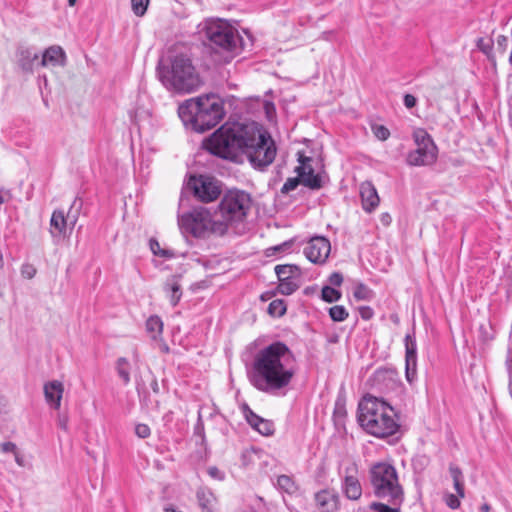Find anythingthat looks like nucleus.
Instances as JSON below:
<instances>
[{"label": "nucleus", "instance_id": "nucleus-1", "mask_svg": "<svg viewBox=\"0 0 512 512\" xmlns=\"http://www.w3.org/2000/svg\"><path fill=\"white\" fill-rule=\"evenodd\" d=\"M204 147L216 156L234 161L246 155L257 169L269 166L277 154L271 136L254 122L226 123L204 142Z\"/></svg>", "mask_w": 512, "mask_h": 512}, {"label": "nucleus", "instance_id": "nucleus-2", "mask_svg": "<svg viewBox=\"0 0 512 512\" xmlns=\"http://www.w3.org/2000/svg\"><path fill=\"white\" fill-rule=\"evenodd\" d=\"M296 371L293 352L285 343L277 341L255 355L251 382L259 391L270 393L290 385Z\"/></svg>", "mask_w": 512, "mask_h": 512}, {"label": "nucleus", "instance_id": "nucleus-3", "mask_svg": "<svg viewBox=\"0 0 512 512\" xmlns=\"http://www.w3.org/2000/svg\"><path fill=\"white\" fill-rule=\"evenodd\" d=\"M358 421L368 433L378 438L394 435L400 428L394 408L382 398L364 396L358 404Z\"/></svg>", "mask_w": 512, "mask_h": 512}, {"label": "nucleus", "instance_id": "nucleus-4", "mask_svg": "<svg viewBox=\"0 0 512 512\" xmlns=\"http://www.w3.org/2000/svg\"><path fill=\"white\" fill-rule=\"evenodd\" d=\"M178 114L185 125L197 132L215 127L224 117L223 101L215 94L202 95L183 102Z\"/></svg>", "mask_w": 512, "mask_h": 512}, {"label": "nucleus", "instance_id": "nucleus-5", "mask_svg": "<svg viewBox=\"0 0 512 512\" xmlns=\"http://www.w3.org/2000/svg\"><path fill=\"white\" fill-rule=\"evenodd\" d=\"M158 76L165 87L178 92H192L201 80L191 60L184 55L175 56L170 65L159 64Z\"/></svg>", "mask_w": 512, "mask_h": 512}, {"label": "nucleus", "instance_id": "nucleus-6", "mask_svg": "<svg viewBox=\"0 0 512 512\" xmlns=\"http://www.w3.org/2000/svg\"><path fill=\"white\" fill-rule=\"evenodd\" d=\"M370 482L378 498L396 508L401 505L404 500V491L393 465L387 462L374 464L370 469Z\"/></svg>", "mask_w": 512, "mask_h": 512}, {"label": "nucleus", "instance_id": "nucleus-7", "mask_svg": "<svg viewBox=\"0 0 512 512\" xmlns=\"http://www.w3.org/2000/svg\"><path fill=\"white\" fill-rule=\"evenodd\" d=\"M200 33L216 52L227 53L226 61L232 59L240 51V35L226 20L208 19L201 24Z\"/></svg>", "mask_w": 512, "mask_h": 512}, {"label": "nucleus", "instance_id": "nucleus-8", "mask_svg": "<svg viewBox=\"0 0 512 512\" xmlns=\"http://www.w3.org/2000/svg\"><path fill=\"white\" fill-rule=\"evenodd\" d=\"M251 205V196L245 191L235 189L224 194L215 212L219 221L224 224L225 234L230 227L246 219Z\"/></svg>", "mask_w": 512, "mask_h": 512}, {"label": "nucleus", "instance_id": "nucleus-9", "mask_svg": "<svg viewBox=\"0 0 512 512\" xmlns=\"http://www.w3.org/2000/svg\"><path fill=\"white\" fill-rule=\"evenodd\" d=\"M182 231L194 237L204 238L211 234L223 236L224 224H222L216 212L211 213L208 209L199 207L184 213L178 219Z\"/></svg>", "mask_w": 512, "mask_h": 512}, {"label": "nucleus", "instance_id": "nucleus-10", "mask_svg": "<svg viewBox=\"0 0 512 512\" xmlns=\"http://www.w3.org/2000/svg\"><path fill=\"white\" fill-rule=\"evenodd\" d=\"M413 138L417 148L407 155V164L410 166H428L437 159V147L430 135L424 129H416Z\"/></svg>", "mask_w": 512, "mask_h": 512}, {"label": "nucleus", "instance_id": "nucleus-11", "mask_svg": "<svg viewBox=\"0 0 512 512\" xmlns=\"http://www.w3.org/2000/svg\"><path fill=\"white\" fill-rule=\"evenodd\" d=\"M195 196L202 202H212L221 194L218 181L205 176L190 179Z\"/></svg>", "mask_w": 512, "mask_h": 512}, {"label": "nucleus", "instance_id": "nucleus-12", "mask_svg": "<svg viewBox=\"0 0 512 512\" xmlns=\"http://www.w3.org/2000/svg\"><path fill=\"white\" fill-rule=\"evenodd\" d=\"M358 474V466L355 462L348 461L345 463L342 489L348 499L357 500L362 495V487Z\"/></svg>", "mask_w": 512, "mask_h": 512}, {"label": "nucleus", "instance_id": "nucleus-13", "mask_svg": "<svg viewBox=\"0 0 512 512\" xmlns=\"http://www.w3.org/2000/svg\"><path fill=\"white\" fill-rule=\"evenodd\" d=\"M372 386L381 393H391L400 388L398 374L392 369H378L371 379Z\"/></svg>", "mask_w": 512, "mask_h": 512}, {"label": "nucleus", "instance_id": "nucleus-14", "mask_svg": "<svg viewBox=\"0 0 512 512\" xmlns=\"http://www.w3.org/2000/svg\"><path fill=\"white\" fill-rule=\"evenodd\" d=\"M299 165L295 168V172L301 179V184L310 189H320L322 187V180L319 174L314 173L311 165L312 158L298 153Z\"/></svg>", "mask_w": 512, "mask_h": 512}, {"label": "nucleus", "instance_id": "nucleus-15", "mask_svg": "<svg viewBox=\"0 0 512 512\" xmlns=\"http://www.w3.org/2000/svg\"><path fill=\"white\" fill-rule=\"evenodd\" d=\"M331 251V245L325 237H313L304 248V254L307 259L315 264L324 263Z\"/></svg>", "mask_w": 512, "mask_h": 512}, {"label": "nucleus", "instance_id": "nucleus-16", "mask_svg": "<svg viewBox=\"0 0 512 512\" xmlns=\"http://www.w3.org/2000/svg\"><path fill=\"white\" fill-rule=\"evenodd\" d=\"M37 63L40 67H63L66 63V54L62 47L53 45L44 50Z\"/></svg>", "mask_w": 512, "mask_h": 512}, {"label": "nucleus", "instance_id": "nucleus-17", "mask_svg": "<svg viewBox=\"0 0 512 512\" xmlns=\"http://www.w3.org/2000/svg\"><path fill=\"white\" fill-rule=\"evenodd\" d=\"M76 223V219L68 223V219L65 216V213L63 210H55L52 213L51 219H50V233L53 238L57 237H65L67 234L68 228L70 230L73 229L74 225Z\"/></svg>", "mask_w": 512, "mask_h": 512}, {"label": "nucleus", "instance_id": "nucleus-18", "mask_svg": "<svg viewBox=\"0 0 512 512\" xmlns=\"http://www.w3.org/2000/svg\"><path fill=\"white\" fill-rule=\"evenodd\" d=\"M316 507L320 512H335L338 509V495L328 489H323L314 495Z\"/></svg>", "mask_w": 512, "mask_h": 512}, {"label": "nucleus", "instance_id": "nucleus-19", "mask_svg": "<svg viewBox=\"0 0 512 512\" xmlns=\"http://www.w3.org/2000/svg\"><path fill=\"white\" fill-rule=\"evenodd\" d=\"M45 400L48 405L56 410L61 406V400L64 392V385L61 381L53 380L44 384L43 387Z\"/></svg>", "mask_w": 512, "mask_h": 512}, {"label": "nucleus", "instance_id": "nucleus-20", "mask_svg": "<svg viewBox=\"0 0 512 512\" xmlns=\"http://www.w3.org/2000/svg\"><path fill=\"white\" fill-rule=\"evenodd\" d=\"M16 59L19 67L25 72H33L40 65V55L31 48L20 47L16 52Z\"/></svg>", "mask_w": 512, "mask_h": 512}, {"label": "nucleus", "instance_id": "nucleus-21", "mask_svg": "<svg viewBox=\"0 0 512 512\" xmlns=\"http://www.w3.org/2000/svg\"><path fill=\"white\" fill-rule=\"evenodd\" d=\"M245 418L249 425L258 431L261 435L269 436L274 432V425L271 421L261 418L257 414H255L248 406H245L244 409Z\"/></svg>", "mask_w": 512, "mask_h": 512}, {"label": "nucleus", "instance_id": "nucleus-22", "mask_svg": "<svg viewBox=\"0 0 512 512\" xmlns=\"http://www.w3.org/2000/svg\"><path fill=\"white\" fill-rule=\"evenodd\" d=\"M360 196L362 200V207L365 211H373L380 202L376 188L371 182H363L360 185Z\"/></svg>", "mask_w": 512, "mask_h": 512}, {"label": "nucleus", "instance_id": "nucleus-23", "mask_svg": "<svg viewBox=\"0 0 512 512\" xmlns=\"http://www.w3.org/2000/svg\"><path fill=\"white\" fill-rule=\"evenodd\" d=\"M167 296L172 306H176L181 299L182 291L179 282L176 278L169 279L164 286Z\"/></svg>", "mask_w": 512, "mask_h": 512}, {"label": "nucleus", "instance_id": "nucleus-24", "mask_svg": "<svg viewBox=\"0 0 512 512\" xmlns=\"http://www.w3.org/2000/svg\"><path fill=\"white\" fill-rule=\"evenodd\" d=\"M275 273L278 280L298 279L300 278V269L296 265H277Z\"/></svg>", "mask_w": 512, "mask_h": 512}, {"label": "nucleus", "instance_id": "nucleus-25", "mask_svg": "<svg viewBox=\"0 0 512 512\" xmlns=\"http://www.w3.org/2000/svg\"><path fill=\"white\" fill-rule=\"evenodd\" d=\"M146 329L153 340L160 339L163 332V322L158 316H151L146 321Z\"/></svg>", "mask_w": 512, "mask_h": 512}, {"label": "nucleus", "instance_id": "nucleus-26", "mask_svg": "<svg viewBox=\"0 0 512 512\" xmlns=\"http://www.w3.org/2000/svg\"><path fill=\"white\" fill-rule=\"evenodd\" d=\"M197 500L204 512H211V506L214 501V496L210 491L205 489L198 490Z\"/></svg>", "mask_w": 512, "mask_h": 512}, {"label": "nucleus", "instance_id": "nucleus-27", "mask_svg": "<svg viewBox=\"0 0 512 512\" xmlns=\"http://www.w3.org/2000/svg\"><path fill=\"white\" fill-rule=\"evenodd\" d=\"M405 360H417V344L415 337L411 334L405 337Z\"/></svg>", "mask_w": 512, "mask_h": 512}, {"label": "nucleus", "instance_id": "nucleus-28", "mask_svg": "<svg viewBox=\"0 0 512 512\" xmlns=\"http://www.w3.org/2000/svg\"><path fill=\"white\" fill-rule=\"evenodd\" d=\"M298 279L279 280L278 291L283 295H290L299 288Z\"/></svg>", "mask_w": 512, "mask_h": 512}, {"label": "nucleus", "instance_id": "nucleus-29", "mask_svg": "<svg viewBox=\"0 0 512 512\" xmlns=\"http://www.w3.org/2000/svg\"><path fill=\"white\" fill-rule=\"evenodd\" d=\"M116 370L119 377L123 380L124 384L130 382L129 362L126 358L122 357L117 360Z\"/></svg>", "mask_w": 512, "mask_h": 512}, {"label": "nucleus", "instance_id": "nucleus-30", "mask_svg": "<svg viewBox=\"0 0 512 512\" xmlns=\"http://www.w3.org/2000/svg\"><path fill=\"white\" fill-rule=\"evenodd\" d=\"M342 294L331 286H324L321 291V299L328 303L337 302L340 300Z\"/></svg>", "mask_w": 512, "mask_h": 512}, {"label": "nucleus", "instance_id": "nucleus-31", "mask_svg": "<svg viewBox=\"0 0 512 512\" xmlns=\"http://www.w3.org/2000/svg\"><path fill=\"white\" fill-rule=\"evenodd\" d=\"M329 315L335 322H342L348 318V311L342 305H335L329 309Z\"/></svg>", "mask_w": 512, "mask_h": 512}, {"label": "nucleus", "instance_id": "nucleus-32", "mask_svg": "<svg viewBox=\"0 0 512 512\" xmlns=\"http://www.w3.org/2000/svg\"><path fill=\"white\" fill-rule=\"evenodd\" d=\"M268 312L275 317H281L286 312V305L283 300H273L268 306Z\"/></svg>", "mask_w": 512, "mask_h": 512}, {"label": "nucleus", "instance_id": "nucleus-33", "mask_svg": "<svg viewBox=\"0 0 512 512\" xmlns=\"http://www.w3.org/2000/svg\"><path fill=\"white\" fill-rule=\"evenodd\" d=\"M353 295L357 300H370L373 296V292L363 283H359L355 287Z\"/></svg>", "mask_w": 512, "mask_h": 512}, {"label": "nucleus", "instance_id": "nucleus-34", "mask_svg": "<svg viewBox=\"0 0 512 512\" xmlns=\"http://www.w3.org/2000/svg\"><path fill=\"white\" fill-rule=\"evenodd\" d=\"M277 485L287 493H293L296 490L294 481L287 475H281L277 479Z\"/></svg>", "mask_w": 512, "mask_h": 512}, {"label": "nucleus", "instance_id": "nucleus-35", "mask_svg": "<svg viewBox=\"0 0 512 512\" xmlns=\"http://www.w3.org/2000/svg\"><path fill=\"white\" fill-rule=\"evenodd\" d=\"M405 374L409 383H413L417 378V360H405Z\"/></svg>", "mask_w": 512, "mask_h": 512}, {"label": "nucleus", "instance_id": "nucleus-36", "mask_svg": "<svg viewBox=\"0 0 512 512\" xmlns=\"http://www.w3.org/2000/svg\"><path fill=\"white\" fill-rule=\"evenodd\" d=\"M150 0H131V8L136 16H143L148 8Z\"/></svg>", "mask_w": 512, "mask_h": 512}, {"label": "nucleus", "instance_id": "nucleus-37", "mask_svg": "<svg viewBox=\"0 0 512 512\" xmlns=\"http://www.w3.org/2000/svg\"><path fill=\"white\" fill-rule=\"evenodd\" d=\"M150 248L154 255L165 257V258H171L174 256L173 252L162 249L160 247V244L156 240L150 241Z\"/></svg>", "mask_w": 512, "mask_h": 512}, {"label": "nucleus", "instance_id": "nucleus-38", "mask_svg": "<svg viewBox=\"0 0 512 512\" xmlns=\"http://www.w3.org/2000/svg\"><path fill=\"white\" fill-rule=\"evenodd\" d=\"M301 183V179L298 177L288 178L281 188L283 194H287L295 190Z\"/></svg>", "mask_w": 512, "mask_h": 512}, {"label": "nucleus", "instance_id": "nucleus-39", "mask_svg": "<svg viewBox=\"0 0 512 512\" xmlns=\"http://www.w3.org/2000/svg\"><path fill=\"white\" fill-rule=\"evenodd\" d=\"M373 133L379 140H387L390 136V131L383 125H376L372 128Z\"/></svg>", "mask_w": 512, "mask_h": 512}, {"label": "nucleus", "instance_id": "nucleus-40", "mask_svg": "<svg viewBox=\"0 0 512 512\" xmlns=\"http://www.w3.org/2000/svg\"><path fill=\"white\" fill-rule=\"evenodd\" d=\"M16 464L21 468H30L31 463L27 460L26 456L18 450L13 454Z\"/></svg>", "mask_w": 512, "mask_h": 512}, {"label": "nucleus", "instance_id": "nucleus-41", "mask_svg": "<svg viewBox=\"0 0 512 512\" xmlns=\"http://www.w3.org/2000/svg\"><path fill=\"white\" fill-rule=\"evenodd\" d=\"M459 496L457 495H454V494H447L445 497H444V501L446 503V505L455 510V509H458L460 507V500H459Z\"/></svg>", "mask_w": 512, "mask_h": 512}, {"label": "nucleus", "instance_id": "nucleus-42", "mask_svg": "<svg viewBox=\"0 0 512 512\" xmlns=\"http://www.w3.org/2000/svg\"><path fill=\"white\" fill-rule=\"evenodd\" d=\"M21 275L26 279H32L36 275V268L29 263L23 264L21 267Z\"/></svg>", "mask_w": 512, "mask_h": 512}, {"label": "nucleus", "instance_id": "nucleus-43", "mask_svg": "<svg viewBox=\"0 0 512 512\" xmlns=\"http://www.w3.org/2000/svg\"><path fill=\"white\" fill-rule=\"evenodd\" d=\"M150 433H151L150 427L146 424L139 423L135 426V434L139 438H142V439L147 438L150 436Z\"/></svg>", "mask_w": 512, "mask_h": 512}, {"label": "nucleus", "instance_id": "nucleus-44", "mask_svg": "<svg viewBox=\"0 0 512 512\" xmlns=\"http://www.w3.org/2000/svg\"><path fill=\"white\" fill-rule=\"evenodd\" d=\"M0 450L2 453H16L19 449L14 442L7 441L0 444Z\"/></svg>", "mask_w": 512, "mask_h": 512}, {"label": "nucleus", "instance_id": "nucleus-45", "mask_svg": "<svg viewBox=\"0 0 512 512\" xmlns=\"http://www.w3.org/2000/svg\"><path fill=\"white\" fill-rule=\"evenodd\" d=\"M371 507L378 512H399V509L396 507H390L385 503H373Z\"/></svg>", "mask_w": 512, "mask_h": 512}, {"label": "nucleus", "instance_id": "nucleus-46", "mask_svg": "<svg viewBox=\"0 0 512 512\" xmlns=\"http://www.w3.org/2000/svg\"><path fill=\"white\" fill-rule=\"evenodd\" d=\"M208 475L218 481H222L225 478L224 473L215 466H211L207 469Z\"/></svg>", "mask_w": 512, "mask_h": 512}, {"label": "nucleus", "instance_id": "nucleus-47", "mask_svg": "<svg viewBox=\"0 0 512 512\" xmlns=\"http://www.w3.org/2000/svg\"><path fill=\"white\" fill-rule=\"evenodd\" d=\"M403 102L407 109H411L416 106L417 99L412 94H405L403 97Z\"/></svg>", "mask_w": 512, "mask_h": 512}, {"label": "nucleus", "instance_id": "nucleus-48", "mask_svg": "<svg viewBox=\"0 0 512 512\" xmlns=\"http://www.w3.org/2000/svg\"><path fill=\"white\" fill-rule=\"evenodd\" d=\"M359 313L362 319L369 320L373 317V310L369 306L360 307Z\"/></svg>", "mask_w": 512, "mask_h": 512}, {"label": "nucleus", "instance_id": "nucleus-49", "mask_svg": "<svg viewBox=\"0 0 512 512\" xmlns=\"http://www.w3.org/2000/svg\"><path fill=\"white\" fill-rule=\"evenodd\" d=\"M329 282L333 286H340L343 282V276L342 274L338 272H334L329 277Z\"/></svg>", "mask_w": 512, "mask_h": 512}, {"label": "nucleus", "instance_id": "nucleus-50", "mask_svg": "<svg viewBox=\"0 0 512 512\" xmlns=\"http://www.w3.org/2000/svg\"><path fill=\"white\" fill-rule=\"evenodd\" d=\"M453 484H454V488L456 490L457 495L460 498H464L465 497V491H464V485H463L462 479L454 480Z\"/></svg>", "mask_w": 512, "mask_h": 512}, {"label": "nucleus", "instance_id": "nucleus-51", "mask_svg": "<svg viewBox=\"0 0 512 512\" xmlns=\"http://www.w3.org/2000/svg\"><path fill=\"white\" fill-rule=\"evenodd\" d=\"M449 471L453 481L462 479V471L459 467L455 465H450Z\"/></svg>", "mask_w": 512, "mask_h": 512}, {"label": "nucleus", "instance_id": "nucleus-52", "mask_svg": "<svg viewBox=\"0 0 512 512\" xmlns=\"http://www.w3.org/2000/svg\"><path fill=\"white\" fill-rule=\"evenodd\" d=\"M507 45L508 38L506 36L500 35L497 37V46L502 52H505Z\"/></svg>", "mask_w": 512, "mask_h": 512}, {"label": "nucleus", "instance_id": "nucleus-53", "mask_svg": "<svg viewBox=\"0 0 512 512\" xmlns=\"http://www.w3.org/2000/svg\"><path fill=\"white\" fill-rule=\"evenodd\" d=\"M289 247H290V242H285L283 244L274 246L273 248H271V250L277 252V251H283L284 249L289 248Z\"/></svg>", "mask_w": 512, "mask_h": 512}, {"label": "nucleus", "instance_id": "nucleus-54", "mask_svg": "<svg viewBox=\"0 0 512 512\" xmlns=\"http://www.w3.org/2000/svg\"><path fill=\"white\" fill-rule=\"evenodd\" d=\"M67 422H68V420H67L66 417H59L58 418V425L63 430H67Z\"/></svg>", "mask_w": 512, "mask_h": 512}, {"label": "nucleus", "instance_id": "nucleus-55", "mask_svg": "<svg viewBox=\"0 0 512 512\" xmlns=\"http://www.w3.org/2000/svg\"><path fill=\"white\" fill-rule=\"evenodd\" d=\"M164 512H182V511H179L172 505H169L164 508Z\"/></svg>", "mask_w": 512, "mask_h": 512}, {"label": "nucleus", "instance_id": "nucleus-56", "mask_svg": "<svg viewBox=\"0 0 512 512\" xmlns=\"http://www.w3.org/2000/svg\"><path fill=\"white\" fill-rule=\"evenodd\" d=\"M390 220H391L390 215H388V214H384V215H382V222H383L384 224H389V223H390Z\"/></svg>", "mask_w": 512, "mask_h": 512}, {"label": "nucleus", "instance_id": "nucleus-57", "mask_svg": "<svg viewBox=\"0 0 512 512\" xmlns=\"http://www.w3.org/2000/svg\"><path fill=\"white\" fill-rule=\"evenodd\" d=\"M490 509H491V507H490V505H489V504H487V503L483 504V505L480 507V510H481L482 512H489V511H490Z\"/></svg>", "mask_w": 512, "mask_h": 512}, {"label": "nucleus", "instance_id": "nucleus-58", "mask_svg": "<svg viewBox=\"0 0 512 512\" xmlns=\"http://www.w3.org/2000/svg\"><path fill=\"white\" fill-rule=\"evenodd\" d=\"M69 6H74L76 3V0H68Z\"/></svg>", "mask_w": 512, "mask_h": 512}, {"label": "nucleus", "instance_id": "nucleus-59", "mask_svg": "<svg viewBox=\"0 0 512 512\" xmlns=\"http://www.w3.org/2000/svg\"><path fill=\"white\" fill-rule=\"evenodd\" d=\"M4 202H5V199H4L3 195L0 193V204H2Z\"/></svg>", "mask_w": 512, "mask_h": 512}, {"label": "nucleus", "instance_id": "nucleus-60", "mask_svg": "<svg viewBox=\"0 0 512 512\" xmlns=\"http://www.w3.org/2000/svg\"><path fill=\"white\" fill-rule=\"evenodd\" d=\"M305 293H311V290L305 289Z\"/></svg>", "mask_w": 512, "mask_h": 512}, {"label": "nucleus", "instance_id": "nucleus-61", "mask_svg": "<svg viewBox=\"0 0 512 512\" xmlns=\"http://www.w3.org/2000/svg\"><path fill=\"white\" fill-rule=\"evenodd\" d=\"M305 293H311V290L305 289Z\"/></svg>", "mask_w": 512, "mask_h": 512}]
</instances>
